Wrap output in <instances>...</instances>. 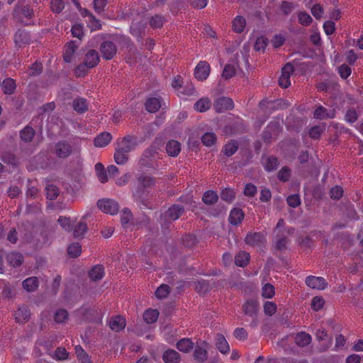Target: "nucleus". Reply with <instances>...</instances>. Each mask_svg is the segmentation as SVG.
Returning <instances> with one entry per match:
<instances>
[{
  "label": "nucleus",
  "mask_w": 363,
  "mask_h": 363,
  "mask_svg": "<svg viewBox=\"0 0 363 363\" xmlns=\"http://www.w3.org/2000/svg\"><path fill=\"white\" fill-rule=\"evenodd\" d=\"M138 189L133 194L135 201L140 206H141V205L147 206L145 199L147 197L149 193L147 189L154 186L155 181L151 177L143 174L138 177Z\"/></svg>",
  "instance_id": "f257e3e1"
},
{
  "label": "nucleus",
  "mask_w": 363,
  "mask_h": 363,
  "mask_svg": "<svg viewBox=\"0 0 363 363\" xmlns=\"http://www.w3.org/2000/svg\"><path fill=\"white\" fill-rule=\"evenodd\" d=\"M138 145L137 138L132 135H127L117 140V147L128 154L135 150Z\"/></svg>",
  "instance_id": "f03ea898"
},
{
  "label": "nucleus",
  "mask_w": 363,
  "mask_h": 363,
  "mask_svg": "<svg viewBox=\"0 0 363 363\" xmlns=\"http://www.w3.org/2000/svg\"><path fill=\"white\" fill-rule=\"evenodd\" d=\"M79 43L77 41H70L67 43L65 47V52L63 55L64 60L67 63L76 62L78 54L77 50Z\"/></svg>",
  "instance_id": "7ed1b4c3"
},
{
  "label": "nucleus",
  "mask_w": 363,
  "mask_h": 363,
  "mask_svg": "<svg viewBox=\"0 0 363 363\" xmlns=\"http://www.w3.org/2000/svg\"><path fill=\"white\" fill-rule=\"evenodd\" d=\"M99 208L105 213L115 215L118 211V203L111 199H101L97 202Z\"/></svg>",
  "instance_id": "20e7f679"
},
{
  "label": "nucleus",
  "mask_w": 363,
  "mask_h": 363,
  "mask_svg": "<svg viewBox=\"0 0 363 363\" xmlns=\"http://www.w3.org/2000/svg\"><path fill=\"white\" fill-rule=\"evenodd\" d=\"M100 52L104 59L109 60L116 55L117 48L111 41H104L100 46Z\"/></svg>",
  "instance_id": "39448f33"
},
{
  "label": "nucleus",
  "mask_w": 363,
  "mask_h": 363,
  "mask_svg": "<svg viewBox=\"0 0 363 363\" xmlns=\"http://www.w3.org/2000/svg\"><path fill=\"white\" fill-rule=\"evenodd\" d=\"M306 284L313 289L323 290L326 288L328 283L323 277L308 276L305 280Z\"/></svg>",
  "instance_id": "423d86ee"
},
{
  "label": "nucleus",
  "mask_w": 363,
  "mask_h": 363,
  "mask_svg": "<svg viewBox=\"0 0 363 363\" xmlns=\"http://www.w3.org/2000/svg\"><path fill=\"white\" fill-rule=\"evenodd\" d=\"M210 71V65L206 62L201 61L194 69V76L198 80L203 81L208 77Z\"/></svg>",
  "instance_id": "0eeeda50"
},
{
  "label": "nucleus",
  "mask_w": 363,
  "mask_h": 363,
  "mask_svg": "<svg viewBox=\"0 0 363 363\" xmlns=\"http://www.w3.org/2000/svg\"><path fill=\"white\" fill-rule=\"evenodd\" d=\"M294 72L291 65H286L281 69V74L279 79V85L283 88H287L291 85L290 76Z\"/></svg>",
  "instance_id": "6e6552de"
},
{
  "label": "nucleus",
  "mask_w": 363,
  "mask_h": 363,
  "mask_svg": "<svg viewBox=\"0 0 363 363\" xmlns=\"http://www.w3.org/2000/svg\"><path fill=\"white\" fill-rule=\"evenodd\" d=\"M233 101L228 97H220L216 100L214 108L217 112H223L233 108Z\"/></svg>",
  "instance_id": "1a4fd4ad"
},
{
  "label": "nucleus",
  "mask_w": 363,
  "mask_h": 363,
  "mask_svg": "<svg viewBox=\"0 0 363 363\" xmlns=\"http://www.w3.org/2000/svg\"><path fill=\"white\" fill-rule=\"evenodd\" d=\"M265 239L261 233H251L247 235L245 242L252 247H259Z\"/></svg>",
  "instance_id": "9d476101"
},
{
  "label": "nucleus",
  "mask_w": 363,
  "mask_h": 363,
  "mask_svg": "<svg viewBox=\"0 0 363 363\" xmlns=\"http://www.w3.org/2000/svg\"><path fill=\"white\" fill-rule=\"evenodd\" d=\"M335 116V111L334 109H327L323 106H319L314 111V118L315 119L333 118Z\"/></svg>",
  "instance_id": "9b49d317"
},
{
  "label": "nucleus",
  "mask_w": 363,
  "mask_h": 363,
  "mask_svg": "<svg viewBox=\"0 0 363 363\" xmlns=\"http://www.w3.org/2000/svg\"><path fill=\"white\" fill-rule=\"evenodd\" d=\"M162 334L165 341L169 344H174L177 340V330L170 325H165L162 330Z\"/></svg>",
  "instance_id": "f8f14e48"
},
{
  "label": "nucleus",
  "mask_w": 363,
  "mask_h": 363,
  "mask_svg": "<svg viewBox=\"0 0 363 363\" xmlns=\"http://www.w3.org/2000/svg\"><path fill=\"white\" fill-rule=\"evenodd\" d=\"M108 325L112 330L119 332L125 328L126 321L123 316L116 315L111 318Z\"/></svg>",
  "instance_id": "ddd939ff"
},
{
  "label": "nucleus",
  "mask_w": 363,
  "mask_h": 363,
  "mask_svg": "<svg viewBox=\"0 0 363 363\" xmlns=\"http://www.w3.org/2000/svg\"><path fill=\"white\" fill-rule=\"evenodd\" d=\"M162 360L164 363H180V354L173 349H168L163 352Z\"/></svg>",
  "instance_id": "4468645a"
},
{
  "label": "nucleus",
  "mask_w": 363,
  "mask_h": 363,
  "mask_svg": "<svg viewBox=\"0 0 363 363\" xmlns=\"http://www.w3.org/2000/svg\"><path fill=\"white\" fill-rule=\"evenodd\" d=\"M84 62L91 69L96 67L99 62L98 52L94 50H89L84 55Z\"/></svg>",
  "instance_id": "2eb2a0df"
},
{
  "label": "nucleus",
  "mask_w": 363,
  "mask_h": 363,
  "mask_svg": "<svg viewBox=\"0 0 363 363\" xmlns=\"http://www.w3.org/2000/svg\"><path fill=\"white\" fill-rule=\"evenodd\" d=\"M246 26V20L242 16L238 15L232 21V29L236 33H243Z\"/></svg>",
  "instance_id": "dca6fc26"
},
{
  "label": "nucleus",
  "mask_w": 363,
  "mask_h": 363,
  "mask_svg": "<svg viewBox=\"0 0 363 363\" xmlns=\"http://www.w3.org/2000/svg\"><path fill=\"white\" fill-rule=\"evenodd\" d=\"M242 309L246 315L254 318L258 312L259 304L256 301L249 300L243 305Z\"/></svg>",
  "instance_id": "f3484780"
},
{
  "label": "nucleus",
  "mask_w": 363,
  "mask_h": 363,
  "mask_svg": "<svg viewBox=\"0 0 363 363\" xmlns=\"http://www.w3.org/2000/svg\"><path fill=\"white\" fill-rule=\"evenodd\" d=\"M184 208L180 205H173L165 213L164 217L166 219L175 220L179 218L183 213Z\"/></svg>",
  "instance_id": "a211bd4d"
},
{
  "label": "nucleus",
  "mask_w": 363,
  "mask_h": 363,
  "mask_svg": "<svg viewBox=\"0 0 363 363\" xmlns=\"http://www.w3.org/2000/svg\"><path fill=\"white\" fill-rule=\"evenodd\" d=\"M30 311L28 306L23 305L15 312V318L18 323H26L30 318Z\"/></svg>",
  "instance_id": "6ab92c4d"
},
{
  "label": "nucleus",
  "mask_w": 363,
  "mask_h": 363,
  "mask_svg": "<svg viewBox=\"0 0 363 363\" xmlns=\"http://www.w3.org/2000/svg\"><path fill=\"white\" fill-rule=\"evenodd\" d=\"M162 106V100L160 98H149L145 102V108L150 113L157 112Z\"/></svg>",
  "instance_id": "aec40b11"
},
{
  "label": "nucleus",
  "mask_w": 363,
  "mask_h": 363,
  "mask_svg": "<svg viewBox=\"0 0 363 363\" xmlns=\"http://www.w3.org/2000/svg\"><path fill=\"white\" fill-rule=\"evenodd\" d=\"M294 340L298 347H303L311 342L312 337L310 334L306 332H300L296 334Z\"/></svg>",
  "instance_id": "412c9836"
},
{
  "label": "nucleus",
  "mask_w": 363,
  "mask_h": 363,
  "mask_svg": "<svg viewBox=\"0 0 363 363\" xmlns=\"http://www.w3.org/2000/svg\"><path fill=\"white\" fill-rule=\"evenodd\" d=\"M177 348L182 352L188 353L194 347V342L190 338H182L176 344Z\"/></svg>",
  "instance_id": "4be33fe9"
},
{
  "label": "nucleus",
  "mask_w": 363,
  "mask_h": 363,
  "mask_svg": "<svg viewBox=\"0 0 363 363\" xmlns=\"http://www.w3.org/2000/svg\"><path fill=\"white\" fill-rule=\"evenodd\" d=\"M112 140V135L107 132H104L95 138L94 143V145L98 147H103L106 146Z\"/></svg>",
  "instance_id": "5701e85b"
},
{
  "label": "nucleus",
  "mask_w": 363,
  "mask_h": 363,
  "mask_svg": "<svg viewBox=\"0 0 363 363\" xmlns=\"http://www.w3.org/2000/svg\"><path fill=\"white\" fill-rule=\"evenodd\" d=\"M166 151L169 156L177 157L181 151V145L178 141L171 140L167 143Z\"/></svg>",
  "instance_id": "b1692460"
},
{
  "label": "nucleus",
  "mask_w": 363,
  "mask_h": 363,
  "mask_svg": "<svg viewBox=\"0 0 363 363\" xmlns=\"http://www.w3.org/2000/svg\"><path fill=\"white\" fill-rule=\"evenodd\" d=\"M211 101L207 97L201 98L194 105V108L198 112H205L211 107Z\"/></svg>",
  "instance_id": "393cba45"
},
{
  "label": "nucleus",
  "mask_w": 363,
  "mask_h": 363,
  "mask_svg": "<svg viewBox=\"0 0 363 363\" xmlns=\"http://www.w3.org/2000/svg\"><path fill=\"white\" fill-rule=\"evenodd\" d=\"M38 285V279L36 277H28L22 282L23 289L28 292L35 291Z\"/></svg>",
  "instance_id": "a878e982"
},
{
  "label": "nucleus",
  "mask_w": 363,
  "mask_h": 363,
  "mask_svg": "<svg viewBox=\"0 0 363 363\" xmlns=\"http://www.w3.org/2000/svg\"><path fill=\"white\" fill-rule=\"evenodd\" d=\"M71 147L66 143H58L55 147V153L59 157L65 158L69 155Z\"/></svg>",
  "instance_id": "bb28decb"
},
{
  "label": "nucleus",
  "mask_w": 363,
  "mask_h": 363,
  "mask_svg": "<svg viewBox=\"0 0 363 363\" xmlns=\"http://www.w3.org/2000/svg\"><path fill=\"white\" fill-rule=\"evenodd\" d=\"M104 276V268L102 265L96 264L89 272V277L92 281L101 279Z\"/></svg>",
  "instance_id": "cd10ccee"
},
{
  "label": "nucleus",
  "mask_w": 363,
  "mask_h": 363,
  "mask_svg": "<svg viewBox=\"0 0 363 363\" xmlns=\"http://www.w3.org/2000/svg\"><path fill=\"white\" fill-rule=\"evenodd\" d=\"M216 347L223 354H227L230 351V346L222 334H217L216 337Z\"/></svg>",
  "instance_id": "c85d7f7f"
},
{
  "label": "nucleus",
  "mask_w": 363,
  "mask_h": 363,
  "mask_svg": "<svg viewBox=\"0 0 363 363\" xmlns=\"http://www.w3.org/2000/svg\"><path fill=\"white\" fill-rule=\"evenodd\" d=\"M7 260L11 266L18 267L23 262V256L18 251H11L7 255Z\"/></svg>",
  "instance_id": "c756f323"
},
{
  "label": "nucleus",
  "mask_w": 363,
  "mask_h": 363,
  "mask_svg": "<svg viewBox=\"0 0 363 363\" xmlns=\"http://www.w3.org/2000/svg\"><path fill=\"white\" fill-rule=\"evenodd\" d=\"M250 255L247 251H240L235 257V264L237 266L244 267L250 261Z\"/></svg>",
  "instance_id": "7c9ffc66"
},
{
  "label": "nucleus",
  "mask_w": 363,
  "mask_h": 363,
  "mask_svg": "<svg viewBox=\"0 0 363 363\" xmlns=\"http://www.w3.org/2000/svg\"><path fill=\"white\" fill-rule=\"evenodd\" d=\"M14 41L16 45L21 46L30 42V36L25 30H18L14 35Z\"/></svg>",
  "instance_id": "2f4dec72"
},
{
  "label": "nucleus",
  "mask_w": 363,
  "mask_h": 363,
  "mask_svg": "<svg viewBox=\"0 0 363 363\" xmlns=\"http://www.w3.org/2000/svg\"><path fill=\"white\" fill-rule=\"evenodd\" d=\"M244 218V213L239 208H233L229 216V221L233 225H237L240 223Z\"/></svg>",
  "instance_id": "473e14b6"
},
{
  "label": "nucleus",
  "mask_w": 363,
  "mask_h": 363,
  "mask_svg": "<svg viewBox=\"0 0 363 363\" xmlns=\"http://www.w3.org/2000/svg\"><path fill=\"white\" fill-rule=\"evenodd\" d=\"M2 91L6 94H11L16 89V83L13 79L7 78L3 81Z\"/></svg>",
  "instance_id": "72a5a7b5"
},
{
  "label": "nucleus",
  "mask_w": 363,
  "mask_h": 363,
  "mask_svg": "<svg viewBox=\"0 0 363 363\" xmlns=\"http://www.w3.org/2000/svg\"><path fill=\"white\" fill-rule=\"evenodd\" d=\"M194 357L199 362H204L208 358V352L202 347L196 346L194 352Z\"/></svg>",
  "instance_id": "f704fd0d"
},
{
  "label": "nucleus",
  "mask_w": 363,
  "mask_h": 363,
  "mask_svg": "<svg viewBox=\"0 0 363 363\" xmlns=\"http://www.w3.org/2000/svg\"><path fill=\"white\" fill-rule=\"evenodd\" d=\"M114 160L118 164H124L128 160V154L121 150L116 146L114 154Z\"/></svg>",
  "instance_id": "c9c22d12"
},
{
  "label": "nucleus",
  "mask_w": 363,
  "mask_h": 363,
  "mask_svg": "<svg viewBox=\"0 0 363 363\" xmlns=\"http://www.w3.org/2000/svg\"><path fill=\"white\" fill-rule=\"evenodd\" d=\"M158 315L159 313L157 310L148 309L144 313L143 318L147 324H151L157 321Z\"/></svg>",
  "instance_id": "e433bc0d"
},
{
  "label": "nucleus",
  "mask_w": 363,
  "mask_h": 363,
  "mask_svg": "<svg viewBox=\"0 0 363 363\" xmlns=\"http://www.w3.org/2000/svg\"><path fill=\"white\" fill-rule=\"evenodd\" d=\"M75 353L78 360L81 363H92L89 359L88 354L83 350L80 345L75 347Z\"/></svg>",
  "instance_id": "4c0bfd02"
},
{
  "label": "nucleus",
  "mask_w": 363,
  "mask_h": 363,
  "mask_svg": "<svg viewBox=\"0 0 363 363\" xmlns=\"http://www.w3.org/2000/svg\"><path fill=\"white\" fill-rule=\"evenodd\" d=\"M95 171L100 182L105 183L108 181L107 173L105 172L104 167L101 163L99 162L96 164Z\"/></svg>",
  "instance_id": "58836bf2"
},
{
  "label": "nucleus",
  "mask_w": 363,
  "mask_h": 363,
  "mask_svg": "<svg viewBox=\"0 0 363 363\" xmlns=\"http://www.w3.org/2000/svg\"><path fill=\"white\" fill-rule=\"evenodd\" d=\"M73 108L77 112L84 113L87 110L88 104L84 99L79 98L73 101Z\"/></svg>",
  "instance_id": "ea45409f"
},
{
  "label": "nucleus",
  "mask_w": 363,
  "mask_h": 363,
  "mask_svg": "<svg viewBox=\"0 0 363 363\" xmlns=\"http://www.w3.org/2000/svg\"><path fill=\"white\" fill-rule=\"evenodd\" d=\"M218 199V195L215 191L208 190L204 193L202 200L206 204L211 205L215 203Z\"/></svg>",
  "instance_id": "a19ab883"
},
{
  "label": "nucleus",
  "mask_w": 363,
  "mask_h": 363,
  "mask_svg": "<svg viewBox=\"0 0 363 363\" xmlns=\"http://www.w3.org/2000/svg\"><path fill=\"white\" fill-rule=\"evenodd\" d=\"M325 123L312 127L309 130L310 137L313 139H318L321 134L325 130Z\"/></svg>",
  "instance_id": "79ce46f5"
},
{
  "label": "nucleus",
  "mask_w": 363,
  "mask_h": 363,
  "mask_svg": "<svg viewBox=\"0 0 363 363\" xmlns=\"http://www.w3.org/2000/svg\"><path fill=\"white\" fill-rule=\"evenodd\" d=\"M87 230L86 224L84 222H79L77 225H75L74 228V236L76 238H82L84 233Z\"/></svg>",
  "instance_id": "37998d69"
},
{
  "label": "nucleus",
  "mask_w": 363,
  "mask_h": 363,
  "mask_svg": "<svg viewBox=\"0 0 363 363\" xmlns=\"http://www.w3.org/2000/svg\"><path fill=\"white\" fill-rule=\"evenodd\" d=\"M238 147V143L235 140H232L224 146L223 152L227 156H231L237 151Z\"/></svg>",
  "instance_id": "c03bdc74"
},
{
  "label": "nucleus",
  "mask_w": 363,
  "mask_h": 363,
  "mask_svg": "<svg viewBox=\"0 0 363 363\" xmlns=\"http://www.w3.org/2000/svg\"><path fill=\"white\" fill-rule=\"evenodd\" d=\"M144 30V24H141L139 21H133L130 26V32L132 35L140 37Z\"/></svg>",
  "instance_id": "a18cd8bd"
},
{
  "label": "nucleus",
  "mask_w": 363,
  "mask_h": 363,
  "mask_svg": "<svg viewBox=\"0 0 363 363\" xmlns=\"http://www.w3.org/2000/svg\"><path fill=\"white\" fill-rule=\"evenodd\" d=\"M16 12L18 16H23L25 18H31L33 15V11L28 6H20L16 9Z\"/></svg>",
  "instance_id": "49530a36"
},
{
  "label": "nucleus",
  "mask_w": 363,
  "mask_h": 363,
  "mask_svg": "<svg viewBox=\"0 0 363 363\" xmlns=\"http://www.w3.org/2000/svg\"><path fill=\"white\" fill-rule=\"evenodd\" d=\"M264 168L267 171L270 172L275 169L278 166V161L277 158L270 157H267L263 160Z\"/></svg>",
  "instance_id": "de8ad7c7"
},
{
  "label": "nucleus",
  "mask_w": 363,
  "mask_h": 363,
  "mask_svg": "<svg viewBox=\"0 0 363 363\" xmlns=\"http://www.w3.org/2000/svg\"><path fill=\"white\" fill-rule=\"evenodd\" d=\"M35 135L33 128L27 126L21 132V138L25 142H30Z\"/></svg>",
  "instance_id": "09e8293b"
},
{
  "label": "nucleus",
  "mask_w": 363,
  "mask_h": 363,
  "mask_svg": "<svg viewBox=\"0 0 363 363\" xmlns=\"http://www.w3.org/2000/svg\"><path fill=\"white\" fill-rule=\"evenodd\" d=\"M203 144L206 146H212L216 141V136L213 133H206L201 138Z\"/></svg>",
  "instance_id": "8fccbe9b"
},
{
  "label": "nucleus",
  "mask_w": 363,
  "mask_h": 363,
  "mask_svg": "<svg viewBox=\"0 0 363 363\" xmlns=\"http://www.w3.org/2000/svg\"><path fill=\"white\" fill-rule=\"evenodd\" d=\"M55 321L57 323H64L68 319V313L65 309L57 310L54 315Z\"/></svg>",
  "instance_id": "3c124183"
},
{
  "label": "nucleus",
  "mask_w": 363,
  "mask_h": 363,
  "mask_svg": "<svg viewBox=\"0 0 363 363\" xmlns=\"http://www.w3.org/2000/svg\"><path fill=\"white\" fill-rule=\"evenodd\" d=\"M46 196L50 200H54L57 198L59 194L58 188L52 184H49L46 186Z\"/></svg>",
  "instance_id": "603ef678"
},
{
  "label": "nucleus",
  "mask_w": 363,
  "mask_h": 363,
  "mask_svg": "<svg viewBox=\"0 0 363 363\" xmlns=\"http://www.w3.org/2000/svg\"><path fill=\"white\" fill-rule=\"evenodd\" d=\"M155 294L157 298H164L169 294V286L167 284H162L157 289Z\"/></svg>",
  "instance_id": "864d4df0"
},
{
  "label": "nucleus",
  "mask_w": 363,
  "mask_h": 363,
  "mask_svg": "<svg viewBox=\"0 0 363 363\" xmlns=\"http://www.w3.org/2000/svg\"><path fill=\"white\" fill-rule=\"evenodd\" d=\"M274 287L271 284H265L262 289V296L266 298H272L274 295Z\"/></svg>",
  "instance_id": "5fc2aeb1"
},
{
  "label": "nucleus",
  "mask_w": 363,
  "mask_h": 363,
  "mask_svg": "<svg viewBox=\"0 0 363 363\" xmlns=\"http://www.w3.org/2000/svg\"><path fill=\"white\" fill-rule=\"evenodd\" d=\"M210 284L206 280L201 279L196 283V290L200 294H206L210 290Z\"/></svg>",
  "instance_id": "6e6d98bb"
},
{
  "label": "nucleus",
  "mask_w": 363,
  "mask_h": 363,
  "mask_svg": "<svg viewBox=\"0 0 363 363\" xmlns=\"http://www.w3.org/2000/svg\"><path fill=\"white\" fill-rule=\"evenodd\" d=\"M87 26L91 30H96L101 28V26L99 20H97L94 15L89 16L86 20Z\"/></svg>",
  "instance_id": "4d7b16f0"
},
{
  "label": "nucleus",
  "mask_w": 363,
  "mask_h": 363,
  "mask_svg": "<svg viewBox=\"0 0 363 363\" xmlns=\"http://www.w3.org/2000/svg\"><path fill=\"white\" fill-rule=\"evenodd\" d=\"M65 8V2L63 0H52L50 3V9L53 12L60 13Z\"/></svg>",
  "instance_id": "13d9d810"
},
{
  "label": "nucleus",
  "mask_w": 363,
  "mask_h": 363,
  "mask_svg": "<svg viewBox=\"0 0 363 363\" xmlns=\"http://www.w3.org/2000/svg\"><path fill=\"white\" fill-rule=\"evenodd\" d=\"M164 22V18L162 16L155 15L150 19V24L154 28H160Z\"/></svg>",
  "instance_id": "bf43d9fd"
},
{
  "label": "nucleus",
  "mask_w": 363,
  "mask_h": 363,
  "mask_svg": "<svg viewBox=\"0 0 363 363\" xmlns=\"http://www.w3.org/2000/svg\"><path fill=\"white\" fill-rule=\"evenodd\" d=\"M220 197L223 200L230 203L233 201L235 198V192L233 189H225L222 191L220 194Z\"/></svg>",
  "instance_id": "052dcab7"
},
{
  "label": "nucleus",
  "mask_w": 363,
  "mask_h": 363,
  "mask_svg": "<svg viewBox=\"0 0 363 363\" xmlns=\"http://www.w3.org/2000/svg\"><path fill=\"white\" fill-rule=\"evenodd\" d=\"M235 67L234 65L228 64L223 69V77L225 79H230L235 74Z\"/></svg>",
  "instance_id": "680f3d73"
},
{
  "label": "nucleus",
  "mask_w": 363,
  "mask_h": 363,
  "mask_svg": "<svg viewBox=\"0 0 363 363\" xmlns=\"http://www.w3.org/2000/svg\"><path fill=\"white\" fill-rule=\"evenodd\" d=\"M182 242L184 247L193 248L196 247V239L194 235H189L185 236V238H183Z\"/></svg>",
  "instance_id": "e2e57ef3"
},
{
  "label": "nucleus",
  "mask_w": 363,
  "mask_h": 363,
  "mask_svg": "<svg viewBox=\"0 0 363 363\" xmlns=\"http://www.w3.org/2000/svg\"><path fill=\"white\" fill-rule=\"evenodd\" d=\"M268 43L267 39L264 36H260L257 38L255 43V49L257 51L264 50Z\"/></svg>",
  "instance_id": "0e129e2a"
},
{
  "label": "nucleus",
  "mask_w": 363,
  "mask_h": 363,
  "mask_svg": "<svg viewBox=\"0 0 363 363\" xmlns=\"http://www.w3.org/2000/svg\"><path fill=\"white\" fill-rule=\"evenodd\" d=\"M71 32L74 37L81 39L84 35L83 26L79 23H75L72 27Z\"/></svg>",
  "instance_id": "69168bd1"
},
{
  "label": "nucleus",
  "mask_w": 363,
  "mask_h": 363,
  "mask_svg": "<svg viewBox=\"0 0 363 363\" xmlns=\"http://www.w3.org/2000/svg\"><path fill=\"white\" fill-rule=\"evenodd\" d=\"M324 303L325 301L323 298L315 296L311 301V307L313 309L318 311L323 307Z\"/></svg>",
  "instance_id": "338daca9"
},
{
  "label": "nucleus",
  "mask_w": 363,
  "mask_h": 363,
  "mask_svg": "<svg viewBox=\"0 0 363 363\" xmlns=\"http://www.w3.org/2000/svg\"><path fill=\"white\" fill-rule=\"evenodd\" d=\"M298 22L303 25L308 26L312 22V18L306 12H300L298 14Z\"/></svg>",
  "instance_id": "774afa93"
}]
</instances>
